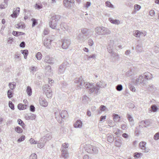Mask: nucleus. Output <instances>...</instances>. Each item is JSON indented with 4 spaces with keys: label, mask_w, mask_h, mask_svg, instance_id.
<instances>
[{
    "label": "nucleus",
    "mask_w": 159,
    "mask_h": 159,
    "mask_svg": "<svg viewBox=\"0 0 159 159\" xmlns=\"http://www.w3.org/2000/svg\"><path fill=\"white\" fill-rule=\"evenodd\" d=\"M149 15L151 16H154L155 14V12L153 10H151L149 11Z\"/></svg>",
    "instance_id": "obj_63"
},
{
    "label": "nucleus",
    "mask_w": 159,
    "mask_h": 159,
    "mask_svg": "<svg viewBox=\"0 0 159 159\" xmlns=\"http://www.w3.org/2000/svg\"><path fill=\"white\" fill-rule=\"evenodd\" d=\"M42 138H41L38 143V147L39 148H42L43 147L46 142V140L43 139V140L42 141Z\"/></svg>",
    "instance_id": "obj_18"
},
{
    "label": "nucleus",
    "mask_w": 159,
    "mask_h": 159,
    "mask_svg": "<svg viewBox=\"0 0 159 159\" xmlns=\"http://www.w3.org/2000/svg\"><path fill=\"white\" fill-rule=\"evenodd\" d=\"M84 80L83 77L80 76L78 78H76L74 81V82L77 84V86L78 89L83 88V84Z\"/></svg>",
    "instance_id": "obj_6"
},
{
    "label": "nucleus",
    "mask_w": 159,
    "mask_h": 159,
    "mask_svg": "<svg viewBox=\"0 0 159 159\" xmlns=\"http://www.w3.org/2000/svg\"><path fill=\"white\" fill-rule=\"evenodd\" d=\"M78 42H82L84 41L86 39L85 35L83 34H79L76 38Z\"/></svg>",
    "instance_id": "obj_14"
},
{
    "label": "nucleus",
    "mask_w": 159,
    "mask_h": 159,
    "mask_svg": "<svg viewBox=\"0 0 159 159\" xmlns=\"http://www.w3.org/2000/svg\"><path fill=\"white\" fill-rule=\"evenodd\" d=\"M43 5L40 3H36L35 4L34 7L36 9H40L42 8Z\"/></svg>",
    "instance_id": "obj_47"
},
{
    "label": "nucleus",
    "mask_w": 159,
    "mask_h": 159,
    "mask_svg": "<svg viewBox=\"0 0 159 159\" xmlns=\"http://www.w3.org/2000/svg\"><path fill=\"white\" fill-rule=\"evenodd\" d=\"M74 127L76 128H81L82 127L83 122L80 120H77L74 124Z\"/></svg>",
    "instance_id": "obj_16"
},
{
    "label": "nucleus",
    "mask_w": 159,
    "mask_h": 159,
    "mask_svg": "<svg viewBox=\"0 0 159 159\" xmlns=\"http://www.w3.org/2000/svg\"><path fill=\"white\" fill-rule=\"evenodd\" d=\"M70 44V40L69 39H65L62 40V47L63 48L66 49L68 48Z\"/></svg>",
    "instance_id": "obj_13"
},
{
    "label": "nucleus",
    "mask_w": 159,
    "mask_h": 159,
    "mask_svg": "<svg viewBox=\"0 0 159 159\" xmlns=\"http://www.w3.org/2000/svg\"><path fill=\"white\" fill-rule=\"evenodd\" d=\"M45 93L48 98H51L52 96V90L50 89L45 91Z\"/></svg>",
    "instance_id": "obj_23"
},
{
    "label": "nucleus",
    "mask_w": 159,
    "mask_h": 159,
    "mask_svg": "<svg viewBox=\"0 0 159 159\" xmlns=\"http://www.w3.org/2000/svg\"><path fill=\"white\" fill-rule=\"evenodd\" d=\"M151 108L152 110V111L149 109V112L150 111L152 112V111L154 112H156L158 109L157 107L155 104L152 105L151 107Z\"/></svg>",
    "instance_id": "obj_28"
},
{
    "label": "nucleus",
    "mask_w": 159,
    "mask_h": 159,
    "mask_svg": "<svg viewBox=\"0 0 159 159\" xmlns=\"http://www.w3.org/2000/svg\"><path fill=\"white\" fill-rule=\"evenodd\" d=\"M74 3V0H63V4L66 7H70L73 6Z\"/></svg>",
    "instance_id": "obj_12"
},
{
    "label": "nucleus",
    "mask_w": 159,
    "mask_h": 159,
    "mask_svg": "<svg viewBox=\"0 0 159 159\" xmlns=\"http://www.w3.org/2000/svg\"><path fill=\"white\" fill-rule=\"evenodd\" d=\"M93 84V83H90L88 82H85L83 83V88L84 87L86 89H88L89 90L91 89Z\"/></svg>",
    "instance_id": "obj_20"
},
{
    "label": "nucleus",
    "mask_w": 159,
    "mask_h": 159,
    "mask_svg": "<svg viewBox=\"0 0 159 159\" xmlns=\"http://www.w3.org/2000/svg\"><path fill=\"white\" fill-rule=\"evenodd\" d=\"M96 33L98 35H105L109 34L110 31L107 28L104 27H97L95 29Z\"/></svg>",
    "instance_id": "obj_4"
},
{
    "label": "nucleus",
    "mask_w": 159,
    "mask_h": 159,
    "mask_svg": "<svg viewBox=\"0 0 159 159\" xmlns=\"http://www.w3.org/2000/svg\"><path fill=\"white\" fill-rule=\"evenodd\" d=\"M134 8L135 10H138L141 8V6L138 4H135L134 6Z\"/></svg>",
    "instance_id": "obj_58"
},
{
    "label": "nucleus",
    "mask_w": 159,
    "mask_h": 159,
    "mask_svg": "<svg viewBox=\"0 0 159 159\" xmlns=\"http://www.w3.org/2000/svg\"><path fill=\"white\" fill-rule=\"evenodd\" d=\"M18 108L20 110H24L26 109V105L22 104H19L18 105Z\"/></svg>",
    "instance_id": "obj_33"
},
{
    "label": "nucleus",
    "mask_w": 159,
    "mask_h": 159,
    "mask_svg": "<svg viewBox=\"0 0 159 159\" xmlns=\"http://www.w3.org/2000/svg\"><path fill=\"white\" fill-rule=\"evenodd\" d=\"M62 156L66 159H67L69 157V153L67 151H65V152H63Z\"/></svg>",
    "instance_id": "obj_36"
},
{
    "label": "nucleus",
    "mask_w": 159,
    "mask_h": 159,
    "mask_svg": "<svg viewBox=\"0 0 159 159\" xmlns=\"http://www.w3.org/2000/svg\"><path fill=\"white\" fill-rule=\"evenodd\" d=\"M13 92L11 90H9L7 92V95L9 98H11L13 96Z\"/></svg>",
    "instance_id": "obj_42"
},
{
    "label": "nucleus",
    "mask_w": 159,
    "mask_h": 159,
    "mask_svg": "<svg viewBox=\"0 0 159 159\" xmlns=\"http://www.w3.org/2000/svg\"><path fill=\"white\" fill-rule=\"evenodd\" d=\"M146 143L145 142H141L139 143V148L141 149L143 152H144L147 153L150 151V149L148 148L145 147Z\"/></svg>",
    "instance_id": "obj_8"
},
{
    "label": "nucleus",
    "mask_w": 159,
    "mask_h": 159,
    "mask_svg": "<svg viewBox=\"0 0 159 159\" xmlns=\"http://www.w3.org/2000/svg\"><path fill=\"white\" fill-rule=\"evenodd\" d=\"M105 5L106 6L111 8H115L114 6L109 1H107L105 2Z\"/></svg>",
    "instance_id": "obj_41"
},
{
    "label": "nucleus",
    "mask_w": 159,
    "mask_h": 159,
    "mask_svg": "<svg viewBox=\"0 0 159 159\" xmlns=\"http://www.w3.org/2000/svg\"><path fill=\"white\" fill-rule=\"evenodd\" d=\"M86 56L87 60L89 61L90 60L92 59H94L96 58V55L95 54H93L90 56L87 55Z\"/></svg>",
    "instance_id": "obj_34"
},
{
    "label": "nucleus",
    "mask_w": 159,
    "mask_h": 159,
    "mask_svg": "<svg viewBox=\"0 0 159 159\" xmlns=\"http://www.w3.org/2000/svg\"><path fill=\"white\" fill-rule=\"evenodd\" d=\"M25 136L22 135L19 139H18L17 142H20L22 141H23L25 140Z\"/></svg>",
    "instance_id": "obj_56"
},
{
    "label": "nucleus",
    "mask_w": 159,
    "mask_h": 159,
    "mask_svg": "<svg viewBox=\"0 0 159 159\" xmlns=\"http://www.w3.org/2000/svg\"><path fill=\"white\" fill-rule=\"evenodd\" d=\"M109 20L111 23L112 24H118V20H114L111 18H109Z\"/></svg>",
    "instance_id": "obj_37"
},
{
    "label": "nucleus",
    "mask_w": 159,
    "mask_h": 159,
    "mask_svg": "<svg viewBox=\"0 0 159 159\" xmlns=\"http://www.w3.org/2000/svg\"><path fill=\"white\" fill-rule=\"evenodd\" d=\"M69 64L66 61L64 62L59 67V69L58 73L59 74L63 73L65 71L66 67L68 66Z\"/></svg>",
    "instance_id": "obj_11"
},
{
    "label": "nucleus",
    "mask_w": 159,
    "mask_h": 159,
    "mask_svg": "<svg viewBox=\"0 0 159 159\" xmlns=\"http://www.w3.org/2000/svg\"><path fill=\"white\" fill-rule=\"evenodd\" d=\"M127 118L129 122H130L131 125L133 126L134 125V123L132 117L130 115L127 114Z\"/></svg>",
    "instance_id": "obj_32"
},
{
    "label": "nucleus",
    "mask_w": 159,
    "mask_h": 159,
    "mask_svg": "<svg viewBox=\"0 0 159 159\" xmlns=\"http://www.w3.org/2000/svg\"><path fill=\"white\" fill-rule=\"evenodd\" d=\"M30 143L32 144H36L37 143V142L35 141V140L32 138H31L30 140Z\"/></svg>",
    "instance_id": "obj_61"
},
{
    "label": "nucleus",
    "mask_w": 159,
    "mask_h": 159,
    "mask_svg": "<svg viewBox=\"0 0 159 159\" xmlns=\"http://www.w3.org/2000/svg\"><path fill=\"white\" fill-rule=\"evenodd\" d=\"M88 30L87 29H83L81 30V34H83L84 35L85 34H86Z\"/></svg>",
    "instance_id": "obj_64"
},
{
    "label": "nucleus",
    "mask_w": 159,
    "mask_h": 159,
    "mask_svg": "<svg viewBox=\"0 0 159 159\" xmlns=\"http://www.w3.org/2000/svg\"><path fill=\"white\" fill-rule=\"evenodd\" d=\"M39 103L41 106L44 107H47L48 105V102L45 99L41 98L39 99Z\"/></svg>",
    "instance_id": "obj_19"
},
{
    "label": "nucleus",
    "mask_w": 159,
    "mask_h": 159,
    "mask_svg": "<svg viewBox=\"0 0 159 159\" xmlns=\"http://www.w3.org/2000/svg\"><path fill=\"white\" fill-rule=\"evenodd\" d=\"M100 110L102 111H104L106 109V106L104 105H101L100 107Z\"/></svg>",
    "instance_id": "obj_60"
},
{
    "label": "nucleus",
    "mask_w": 159,
    "mask_h": 159,
    "mask_svg": "<svg viewBox=\"0 0 159 159\" xmlns=\"http://www.w3.org/2000/svg\"><path fill=\"white\" fill-rule=\"evenodd\" d=\"M142 154V153H141L136 152L134 153V156L135 157H139Z\"/></svg>",
    "instance_id": "obj_57"
},
{
    "label": "nucleus",
    "mask_w": 159,
    "mask_h": 159,
    "mask_svg": "<svg viewBox=\"0 0 159 159\" xmlns=\"http://www.w3.org/2000/svg\"><path fill=\"white\" fill-rule=\"evenodd\" d=\"M143 76L140 75L135 80V84L136 85L141 84L144 85L147 83V80H150L152 78V74L149 72L144 73Z\"/></svg>",
    "instance_id": "obj_1"
},
{
    "label": "nucleus",
    "mask_w": 159,
    "mask_h": 159,
    "mask_svg": "<svg viewBox=\"0 0 159 159\" xmlns=\"http://www.w3.org/2000/svg\"><path fill=\"white\" fill-rule=\"evenodd\" d=\"M37 156L35 153H32L31 154L30 157L29 159H37Z\"/></svg>",
    "instance_id": "obj_51"
},
{
    "label": "nucleus",
    "mask_w": 159,
    "mask_h": 159,
    "mask_svg": "<svg viewBox=\"0 0 159 159\" xmlns=\"http://www.w3.org/2000/svg\"><path fill=\"white\" fill-rule=\"evenodd\" d=\"M19 125L21 126L22 128H24L25 126V124L24 123L23 121L20 119H18L17 121Z\"/></svg>",
    "instance_id": "obj_45"
},
{
    "label": "nucleus",
    "mask_w": 159,
    "mask_h": 159,
    "mask_svg": "<svg viewBox=\"0 0 159 159\" xmlns=\"http://www.w3.org/2000/svg\"><path fill=\"white\" fill-rule=\"evenodd\" d=\"M8 86L11 90H13L15 88L16 86V84L15 82L10 83L9 84Z\"/></svg>",
    "instance_id": "obj_27"
},
{
    "label": "nucleus",
    "mask_w": 159,
    "mask_h": 159,
    "mask_svg": "<svg viewBox=\"0 0 159 159\" xmlns=\"http://www.w3.org/2000/svg\"><path fill=\"white\" fill-rule=\"evenodd\" d=\"M31 20L33 21L32 26L33 27L37 24V22L36 19L34 18H32Z\"/></svg>",
    "instance_id": "obj_55"
},
{
    "label": "nucleus",
    "mask_w": 159,
    "mask_h": 159,
    "mask_svg": "<svg viewBox=\"0 0 159 159\" xmlns=\"http://www.w3.org/2000/svg\"><path fill=\"white\" fill-rule=\"evenodd\" d=\"M59 20V17L56 15H54L51 17V20L49 22V26L52 29H56L57 30H59V29L56 28L57 26V23Z\"/></svg>",
    "instance_id": "obj_5"
},
{
    "label": "nucleus",
    "mask_w": 159,
    "mask_h": 159,
    "mask_svg": "<svg viewBox=\"0 0 159 159\" xmlns=\"http://www.w3.org/2000/svg\"><path fill=\"white\" fill-rule=\"evenodd\" d=\"M44 61L48 63H52L53 62V58L48 56H46L44 58Z\"/></svg>",
    "instance_id": "obj_21"
},
{
    "label": "nucleus",
    "mask_w": 159,
    "mask_h": 159,
    "mask_svg": "<svg viewBox=\"0 0 159 159\" xmlns=\"http://www.w3.org/2000/svg\"><path fill=\"white\" fill-rule=\"evenodd\" d=\"M88 43L90 46H92L93 44V42L91 39H89V40Z\"/></svg>",
    "instance_id": "obj_62"
},
{
    "label": "nucleus",
    "mask_w": 159,
    "mask_h": 159,
    "mask_svg": "<svg viewBox=\"0 0 159 159\" xmlns=\"http://www.w3.org/2000/svg\"><path fill=\"white\" fill-rule=\"evenodd\" d=\"M37 69V67L35 66H32L30 68V72L34 74V73L36 72Z\"/></svg>",
    "instance_id": "obj_43"
},
{
    "label": "nucleus",
    "mask_w": 159,
    "mask_h": 159,
    "mask_svg": "<svg viewBox=\"0 0 159 159\" xmlns=\"http://www.w3.org/2000/svg\"><path fill=\"white\" fill-rule=\"evenodd\" d=\"M91 3L89 2H87L84 5V7L87 8L90 6Z\"/></svg>",
    "instance_id": "obj_59"
},
{
    "label": "nucleus",
    "mask_w": 159,
    "mask_h": 159,
    "mask_svg": "<svg viewBox=\"0 0 159 159\" xmlns=\"http://www.w3.org/2000/svg\"><path fill=\"white\" fill-rule=\"evenodd\" d=\"M96 85L99 89L105 88L106 87L107 84L104 82L102 81H99L96 83Z\"/></svg>",
    "instance_id": "obj_17"
},
{
    "label": "nucleus",
    "mask_w": 159,
    "mask_h": 159,
    "mask_svg": "<svg viewBox=\"0 0 159 159\" xmlns=\"http://www.w3.org/2000/svg\"><path fill=\"white\" fill-rule=\"evenodd\" d=\"M133 34L137 37H139L141 36L140 31L138 30H135L133 32Z\"/></svg>",
    "instance_id": "obj_29"
},
{
    "label": "nucleus",
    "mask_w": 159,
    "mask_h": 159,
    "mask_svg": "<svg viewBox=\"0 0 159 159\" xmlns=\"http://www.w3.org/2000/svg\"><path fill=\"white\" fill-rule=\"evenodd\" d=\"M15 26L16 28L18 29H20V28L22 29H24L25 28V24L23 22H20L19 23L16 25Z\"/></svg>",
    "instance_id": "obj_25"
},
{
    "label": "nucleus",
    "mask_w": 159,
    "mask_h": 159,
    "mask_svg": "<svg viewBox=\"0 0 159 159\" xmlns=\"http://www.w3.org/2000/svg\"><path fill=\"white\" fill-rule=\"evenodd\" d=\"M61 28V29L64 30H70V27L68 26L65 23H61L60 25Z\"/></svg>",
    "instance_id": "obj_22"
},
{
    "label": "nucleus",
    "mask_w": 159,
    "mask_h": 159,
    "mask_svg": "<svg viewBox=\"0 0 159 159\" xmlns=\"http://www.w3.org/2000/svg\"><path fill=\"white\" fill-rule=\"evenodd\" d=\"M52 41L50 37H48L44 40L43 44L47 48L50 49L51 48Z\"/></svg>",
    "instance_id": "obj_9"
},
{
    "label": "nucleus",
    "mask_w": 159,
    "mask_h": 159,
    "mask_svg": "<svg viewBox=\"0 0 159 159\" xmlns=\"http://www.w3.org/2000/svg\"><path fill=\"white\" fill-rule=\"evenodd\" d=\"M67 112L65 110H63L61 112L57 109L55 112V118L59 123H62V119L64 118L67 115Z\"/></svg>",
    "instance_id": "obj_2"
},
{
    "label": "nucleus",
    "mask_w": 159,
    "mask_h": 159,
    "mask_svg": "<svg viewBox=\"0 0 159 159\" xmlns=\"http://www.w3.org/2000/svg\"><path fill=\"white\" fill-rule=\"evenodd\" d=\"M83 147L86 151L89 153H96L98 152V149L96 147L93 146L90 144H84Z\"/></svg>",
    "instance_id": "obj_3"
},
{
    "label": "nucleus",
    "mask_w": 159,
    "mask_h": 159,
    "mask_svg": "<svg viewBox=\"0 0 159 159\" xmlns=\"http://www.w3.org/2000/svg\"><path fill=\"white\" fill-rule=\"evenodd\" d=\"M155 89V86L152 84H150L149 85L148 89L150 91H152L154 90Z\"/></svg>",
    "instance_id": "obj_52"
},
{
    "label": "nucleus",
    "mask_w": 159,
    "mask_h": 159,
    "mask_svg": "<svg viewBox=\"0 0 159 159\" xmlns=\"http://www.w3.org/2000/svg\"><path fill=\"white\" fill-rule=\"evenodd\" d=\"M113 119L116 122H117L119 120V116L118 115L116 114H113Z\"/></svg>",
    "instance_id": "obj_38"
},
{
    "label": "nucleus",
    "mask_w": 159,
    "mask_h": 159,
    "mask_svg": "<svg viewBox=\"0 0 159 159\" xmlns=\"http://www.w3.org/2000/svg\"><path fill=\"white\" fill-rule=\"evenodd\" d=\"M69 147V144L67 143H65L63 144L62 145L61 148V150L62 152H65V149L68 148Z\"/></svg>",
    "instance_id": "obj_26"
},
{
    "label": "nucleus",
    "mask_w": 159,
    "mask_h": 159,
    "mask_svg": "<svg viewBox=\"0 0 159 159\" xmlns=\"http://www.w3.org/2000/svg\"><path fill=\"white\" fill-rule=\"evenodd\" d=\"M22 53L23 54L24 58L26 59L28 54V51L26 50H23L22 52Z\"/></svg>",
    "instance_id": "obj_46"
},
{
    "label": "nucleus",
    "mask_w": 159,
    "mask_h": 159,
    "mask_svg": "<svg viewBox=\"0 0 159 159\" xmlns=\"http://www.w3.org/2000/svg\"><path fill=\"white\" fill-rule=\"evenodd\" d=\"M129 87L130 89L133 92H135L136 89L135 87L132 85L131 84H129Z\"/></svg>",
    "instance_id": "obj_50"
},
{
    "label": "nucleus",
    "mask_w": 159,
    "mask_h": 159,
    "mask_svg": "<svg viewBox=\"0 0 159 159\" xmlns=\"http://www.w3.org/2000/svg\"><path fill=\"white\" fill-rule=\"evenodd\" d=\"M121 128L123 130H126L127 129V126L126 124L125 123L121 125Z\"/></svg>",
    "instance_id": "obj_48"
},
{
    "label": "nucleus",
    "mask_w": 159,
    "mask_h": 159,
    "mask_svg": "<svg viewBox=\"0 0 159 159\" xmlns=\"http://www.w3.org/2000/svg\"><path fill=\"white\" fill-rule=\"evenodd\" d=\"M26 91L28 96H30L32 95V90L30 86H28L27 87Z\"/></svg>",
    "instance_id": "obj_31"
},
{
    "label": "nucleus",
    "mask_w": 159,
    "mask_h": 159,
    "mask_svg": "<svg viewBox=\"0 0 159 159\" xmlns=\"http://www.w3.org/2000/svg\"><path fill=\"white\" fill-rule=\"evenodd\" d=\"M36 117V116L34 114H30L28 116V118L31 120H34Z\"/></svg>",
    "instance_id": "obj_49"
},
{
    "label": "nucleus",
    "mask_w": 159,
    "mask_h": 159,
    "mask_svg": "<svg viewBox=\"0 0 159 159\" xmlns=\"http://www.w3.org/2000/svg\"><path fill=\"white\" fill-rule=\"evenodd\" d=\"M35 57L37 60H40L42 58V55L41 52H38L37 53Z\"/></svg>",
    "instance_id": "obj_44"
},
{
    "label": "nucleus",
    "mask_w": 159,
    "mask_h": 159,
    "mask_svg": "<svg viewBox=\"0 0 159 159\" xmlns=\"http://www.w3.org/2000/svg\"><path fill=\"white\" fill-rule=\"evenodd\" d=\"M96 85H93L91 89L89 91V93L90 94L92 93L93 94H97L99 93V89Z\"/></svg>",
    "instance_id": "obj_7"
},
{
    "label": "nucleus",
    "mask_w": 159,
    "mask_h": 159,
    "mask_svg": "<svg viewBox=\"0 0 159 159\" xmlns=\"http://www.w3.org/2000/svg\"><path fill=\"white\" fill-rule=\"evenodd\" d=\"M52 138V135L50 134H46L45 136H44L42 138V140H43V139L44 140H45L47 141V139H51Z\"/></svg>",
    "instance_id": "obj_30"
},
{
    "label": "nucleus",
    "mask_w": 159,
    "mask_h": 159,
    "mask_svg": "<svg viewBox=\"0 0 159 159\" xmlns=\"http://www.w3.org/2000/svg\"><path fill=\"white\" fill-rule=\"evenodd\" d=\"M154 139L155 140H157L159 139V132L156 133L154 136Z\"/></svg>",
    "instance_id": "obj_54"
},
{
    "label": "nucleus",
    "mask_w": 159,
    "mask_h": 159,
    "mask_svg": "<svg viewBox=\"0 0 159 159\" xmlns=\"http://www.w3.org/2000/svg\"><path fill=\"white\" fill-rule=\"evenodd\" d=\"M9 107L11 108L12 110H14V104H13L12 102L9 101Z\"/></svg>",
    "instance_id": "obj_53"
},
{
    "label": "nucleus",
    "mask_w": 159,
    "mask_h": 159,
    "mask_svg": "<svg viewBox=\"0 0 159 159\" xmlns=\"http://www.w3.org/2000/svg\"><path fill=\"white\" fill-rule=\"evenodd\" d=\"M114 44V41L112 40H111L109 44L107 47V49L108 52L110 53H112L113 52V46Z\"/></svg>",
    "instance_id": "obj_15"
},
{
    "label": "nucleus",
    "mask_w": 159,
    "mask_h": 159,
    "mask_svg": "<svg viewBox=\"0 0 159 159\" xmlns=\"http://www.w3.org/2000/svg\"><path fill=\"white\" fill-rule=\"evenodd\" d=\"M136 49L137 51L141 52L143 50L142 45L141 44L137 45L136 47Z\"/></svg>",
    "instance_id": "obj_40"
},
{
    "label": "nucleus",
    "mask_w": 159,
    "mask_h": 159,
    "mask_svg": "<svg viewBox=\"0 0 159 159\" xmlns=\"http://www.w3.org/2000/svg\"><path fill=\"white\" fill-rule=\"evenodd\" d=\"M7 1H5L4 2L0 5V8L3 9L6 7L7 5Z\"/></svg>",
    "instance_id": "obj_35"
},
{
    "label": "nucleus",
    "mask_w": 159,
    "mask_h": 159,
    "mask_svg": "<svg viewBox=\"0 0 159 159\" xmlns=\"http://www.w3.org/2000/svg\"><path fill=\"white\" fill-rule=\"evenodd\" d=\"M15 131L18 133L20 134L22 132L23 129L19 126H17L15 128Z\"/></svg>",
    "instance_id": "obj_39"
},
{
    "label": "nucleus",
    "mask_w": 159,
    "mask_h": 159,
    "mask_svg": "<svg viewBox=\"0 0 159 159\" xmlns=\"http://www.w3.org/2000/svg\"><path fill=\"white\" fill-rule=\"evenodd\" d=\"M139 127L140 128L143 127H147L149 126L151 124V122L149 120L141 121L139 123Z\"/></svg>",
    "instance_id": "obj_10"
},
{
    "label": "nucleus",
    "mask_w": 159,
    "mask_h": 159,
    "mask_svg": "<svg viewBox=\"0 0 159 159\" xmlns=\"http://www.w3.org/2000/svg\"><path fill=\"white\" fill-rule=\"evenodd\" d=\"M114 140V137L112 135L110 134H107V140L110 143L112 142Z\"/></svg>",
    "instance_id": "obj_24"
}]
</instances>
